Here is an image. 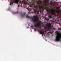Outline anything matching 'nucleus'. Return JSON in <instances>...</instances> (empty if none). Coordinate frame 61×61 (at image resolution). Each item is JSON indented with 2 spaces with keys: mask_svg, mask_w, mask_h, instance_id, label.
Segmentation results:
<instances>
[{
  "mask_svg": "<svg viewBox=\"0 0 61 61\" xmlns=\"http://www.w3.org/2000/svg\"><path fill=\"white\" fill-rule=\"evenodd\" d=\"M34 18L32 19V20L33 21V22H34L35 24H34V25L37 28L38 27H43L44 24L42 23L38 19V17L37 15L36 16H34Z\"/></svg>",
  "mask_w": 61,
  "mask_h": 61,
  "instance_id": "f03ea898",
  "label": "nucleus"
},
{
  "mask_svg": "<svg viewBox=\"0 0 61 61\" xmlns=\"http://www.w3.org/2000/svg\"><path fill=\"white\" fill-rule=\"evenodd\" d=\"M13 1H11L10 2V5H13Z\"/></svg>",
  "mask_w": 61,
  "mask_h": 61,
  "instance_id": "0eeeda50",
  "label": "nucleus"
},
{
  "mask_svg": "<svg viewBox=\"0 0 61 61\" xmlns=\"http://www.w3.org/2000/svg\"><path fill=\"white\" fill-rule=\"evenodd\" d=\"M49 26L46 27L44 29L45 30V31H42V30H40L39 31L40 34L41 33L42 34V35H43V34H44L45 33V32L46 31H50L51 30V29L52 28L51 27H53V26H51V23H49Z\"/></svg>",
  "mask_w": 61,
  "mask_h": 61,
  "instance_id": "7ed1b4c3",
  "label": "nucleus"
},
{
  "mask_svg": "<svg viewBox=\"0 0 61 61\" xmlns=\"http://www.w3.org/2000/svg\"><path fill=\"white\" fill-rule=\"evenodd\" d=\"M26 17L27 18H31V17H29V16H27V17Z\"/></svg>",
  "mask_w": 61,
  "mask_h": 61,
  "instance_id": "9d476101",
  "label": "nucleus"
},
{
  "mask_svg": "<svg viewBox=\"0 0 61 61\" xmlns=\"http://www.w3.org/2000/svg\"><path fill=\"white\" fill-rule=\"evenodd\" d=\"M26 7H24V8H25Z\"/></svg>",
  "mask_w": 61,
  "mask_h": 61,
  "instance_id": "dca6fc26",
  "label": "nucleus"
},
{
  "mask_svg": "<svg viewBox=\"0 0 61 61\" xmlns=\"http://www.w3.org/2000/svg\"><path fill=\"white\" fill-rule=\"evenodd\" d=\"M25 14H26V13L25 12L23 13V17L24 16H25Z\"/></svg>",
  "mask_w": 61,
  "mask_h": 61,
  "instance_id": "6e6552de",
  "label": "nucleus"
},
{
  "mask_svg": "<svg viewBox=\"0 0 61 61\" xmlns=\"http://www.w3.org/2000/svg\"><path fill=\"white\" fill-rule=\"evenodd\" d=\"M20 15L22 17H23V13H21L20 14Z\"/></svg>",
  "mask_w": 61,
  "mask_h": 61,
  "instance_id": "423d86ee",
  "label": "nucleus"
},
{
  "mask_svg": "<svg viewBox=\"0 0 61 61\" xmlns=\"http://www.w3.org/2000/svg\"><path fill=\"white\" fill-rule=\"evenodd\" d=\"M28 9V10H29V9Z\"/></svg>",
  "mask_w": 61,
  "mask_h": 61,
  "instance_id": "aec40b11",
  "label": "nucleus"
},
{
  "mask_svg": "<svg viewBox=\"0 0 61 61\" xmlns=\"http://www.w3.org/2000/svg\"><path fill=\"white\" fill-rule=\"evenodd\" d=\"M18 7H19V5H18Z\"/></svg>",
  "mask_w": 61,
  "mask_h": 61,
  "instance_id": "f3484780",
  "label": "nucleus"
},
{
  "mask_svg": "<svg viewBox=\"0 0 61 61\" xmlns=\"http://www.w3.org/2000/svg\"><path fill=\"white\" fill-rule=\"evenodd\" d=\"M56 41H60L61 39V35H60V34L58 32L56 33Z\"/></svg>",
  "mask_w": 61,
  "mask_h": 61,
  "instance_id": "20e7f679",
  "label": "nucleus"
},
{
  "mask_svg": "<svg viewBox=\"0 0 61 61\" xmlns=\"http://www.w3.org/2000/svg\"><path fill=\"white\" fill-rule=\"evenodd\" d=\"M22 3H23V1H22Z\"/></svg>",
  "mask_w": 61,
  "mask_h": 61,
  "instance_id": "a211bd4d",
  "label": "nucleus"
},
{
  "mask_svg": "<svg viewBox=\"0 0 61 61\" xmlns=\"http://www.w3.org/2000/svg\"><path fill=\"white\" fill-rule=\"evenodd\" d=\"M45 20H46V21H48L49 20V19L47 18H45Z\"/></svg>",
  "mask_w": 61,
  "mask_h": 61,
  "instance_id": "1a4fd4ad",
  "label": "nucleus"
},
{
  "mask_svg": "<svg viewBox=\"0 0 61 61\" xmlns=\"http://www.w3.org/2000/svg\"><path fill=\"white\" fill-rule=\"evenodd\" d=\"M31 27H33L32 26H31Z\"/></svg>",
  "mask_w": 61,
  "mask_h": 61,
  "instance_id": "6ab92c4d",
  "label": "nucleus"
},
{
  "mask_svg": "<svg viewBox=\"0 0 61 61\" xmlns=\"http://www.w3.org/2000/svg\"><path fill=\"white\" fill-rule=\"evenodd\" d=\"M21 7H23V6H21Z\"/></svg>",
  "mask_w": 61,
  "mask_h": 61,
  "instance_id": "2eb2a0df",
  "label": "nucleus"
},
{
  "mask_svg": "<svg viewBox=\"0 0 61 61\" xmlns=\"http://www.w3.org/2000/svg\"><path fill=\"white\" fill-rule=\"evenodd\" d=\"M28 10L29 11V10Z\"/></svg>",
  "mask_w": 61,
  "mask_h": 61,
  "instance_id": "412c9836",
  "label": "nucleus"
},
{
  "mask_svg": "<svg viewBox=\"0 0 61 61\" xmlns=\"http://www.w3.org/2000/svg\"><path fill=\"white\" fill-rule=\"evenodd\" d=\"M14 13H17V14H18V12L17 11L16 13L14 12Z\"/></svg>",
  "mask_w": 61,
  "mask_h": 61,
  "instance_id": "f8f14e48",
  "label": "nucleus"
},
{
  "mask_svg": "<svg viewBox=\"0 0 61 61\" xmlns=\"http://www.w3.org/2000/svg\"><path fill=\"white\" fill-rule=\"evenodd\" d=\"M49 0H43L42 1H39V2H38V5L37 6V5L34 6V5L32 3L30 4L29 2H27L26 1H24L23 4H28L30 5V7H32V9L34 10V12L35 14L37 12V10H38V12L37 13V14H39V12L42 13L43 11L44 10V9H46L47 8V6H51V7H53L54 6V3L52 2H51L49 3Z\"/></svg>",
  "mask_w": 61,
  "mask_h": 61,
  "instance_id": "f257e3e1",
  "label": "nucleus"
},
{
  "mask_svg": "<svg viewBox=\"0 0 61 61\" xmlns=\"http://www.w3.org/2000/svg\"><path fill=\"white\" fill-rule=\"evenodd\" d=\"M14 1L16 4L18 3V2H19V0H14Z\"/></svg>",
  "mask_w": 61,
  "mask_h": 61,
  "instance_id": "39448f33",
  "label": "nucleus"
},
{
  "mask_svg": "<svg viewBox=\"0 0 61 61\" xmlns=\"http://www.w3.org/2000/svg\"><path fill=\"white\" fill-rule=\"evenodd\" d=\"M54 28H54V27H53V30H54Z\"/></svg>",
  "mask_w": 61,
  "mask_h": 61,
  "instance_id": "4468645a",
  "label": "nucleus"
},
{
  "mask_svg": "<svg viewBox=\"0 0 61 61\" xmlns=\"http://www.w3.org/2000/svg\"><path fill=\"white\" fill-rule=\"evenodd\" d=\"M34 0L35 1H37V0Z\"/></svg>",
  "mask_w": 61,
  "mask_h": 61,
  "instance_id": "9b49d317",
  "label": "nucleus"
},
{
  "mask_svg": "<svg viewBox=\"0 0 61 61\" xmlns=\"http://www.w3.org/2000/svg\"><path fill=\"white\" fill-rule=\"evenodd\" d=\"M34 30H35V31H36V29L35 28L34 29Z\"/></svg>",
  "mask_w": 61,
  "mask_h": 61,
  "instance_id": "ddd939ff",
  "label": "nucleus"
}]
</instances>
